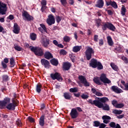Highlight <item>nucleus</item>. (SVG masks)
Here are the masks:
<instances>
[{
  "label": "nucleus",
  "mask_w": 128,
  "mask_h": 128,
  "mask_svg": "<svg viewBox=\"0 0 128 128\" xmlns=\"http://www.w3.org/2000/svg\"><path fill=\"white\" fill-rule=\"evenodd\" d=\"M110 66L114 70H115L116 72H118V67L116 65L114 64V63H111Z\"/></svg>",
  "instance_id": "obj_30"
},
{
  "label": "nucleus",
  "mask_w": 128,
  "mask_h": 128,
  "mask_svg": "<svg viewBox=\"0 0 128 128\" xmlns=\"http://www.w3.org/2000/svg\"><path fill=\"white\" fill-rule=\"evenodd\" d=\"M40 26L42 28V29L44 30L45 32H48V30H46V25L44 24H40Z\"/></svg>",
  "instance_id": "obj_40"
},
{
  "label": "nucleus",
  "mask_w": 128,
  "mask_h": 128,
  "mask_svg": "<svg viewBox=\"0 0 128 128\" xmlns=\"http://www.w3.org/2000/svg\"><path fill=\"white\" fill-rule=\"evenodd\" d=\"M46 22L48 26H52V24H54L56 23V20L54 19V16L52 14H50L48 16V18L46 20Z\"/></svg>",
  "instance_id": "obj_9"
},
{
  "label": "nucleus",
  "mask_w": 128,
  "mask_h": 128,
  "mask_svg": "<svg viewBox=\"0 0 128 128\" xmlns=\"http://www.w3.org/2000/svg\"><path fill=\"white\" fill-rule=\"evenodd\" d=\"M78 78L80 82H81V84L84 83V82L86 80V77L82 76H79Z\"/></svg>",
  "instance_id": "obj_28"
},
{
  "label": "nucleus",
  "mask_w": 128,
  "mask_h": 128,
  "mask_svg": "<svg viewBox=\"0 0 128 128\" xmlns=\"http://www.w3.org/2000/svg\"><path fill=\"white\" fill-rule=\"evenodd\" d=\"M72 66V64L68 62H65L63 64V70H68Z\"/></svg>",
  "instance_id": "obj_17"
},
{
  "label": "nucleus",
  "mask_w": 128,
  "mask_h": 128,
  "mask_svg": "<svg viewBox=\"0 0 128 128\" xmlns=\"http://www.w3.org/2000/svg\"><path fill=\"white\" fill-rule=\"evenodd\" d=\"M82 50V46H75L73 47L72 52H78Z\"/></svg>",
  "instance_id": "obj_25"
},
{
  "label": "nucleus",
  "mask_w": 128,
  "mask_h": 128,
  "mask_svg": "<svg viewBox=\"0 0 128 128\" xmlns=\"http://www.w3.org/2000/svg\"><path fill=\"white\" fill-rule=\"evenodd\" d=\"M0 32H2L3 34H6V31L4 30L2 26L0 25Z\"/></svg>",
  "instance_id": "obj_50"
},
{
  "label": "nucleus",
  "mask_w": 128,
  "mask_h": 128,
  "mask_svg": "<svg viewBox=\"0 0 128 128\" xmlns=\"http://www.w3.org/2000/svg\"><path fill=\"white\" fill-rule=\"evenodd\" d=\"M41 64L44 66L45 68H50V62L46 60L44 58L41 59L40 60Z\"/></svg>",
  "instance_id": "obj_12"
},
{
  "label": "nucleus",
  "mask_w": 128,
  "mask_h": 128,
  "mask_svg": "<svg viewBox=\"0 0 128 128\" xmlns=\"http://www.w3.org/2000/svg\"><path fill=\"white\" fill-rule=\"evenodd\" d=\"M111 6L114 8H118V4L114 1H112V3L111 4Z\"/></svg>",
  "instance_id": "obj_45"
},
{
  "label": "nucleus",
  "mask_w": 128,
  "mask_h": 128,
  "mask_svg": "<svg viewBox=\"0 0 128 128\" xmlns=\"http://www.w3.org/2000/svg\"><path fill=\"white\" fill-rule=\"evenodd\" d=\"M50 78L53 80H57L58 82H62V75L59 72H56L55 73H52L50 74Z\"/></svg>",
  "instance_id": "obj_6"
},
{
  "label": "nucleus",
  "mask_w": 128,
  "mask_h": 128,
  "mask_svg": "<svg viewBox=\"0 0 128 128\" xmlns=\"http://www.w3.org/2000/svg\"><path fill=\"white\" fill-rule=\"evenodd\" d=\"M121 58L122 60H124V64H128V59L126 56H122Z\"/></svg>",
  "instance_id": "obj_48"
},
{
  "label": "nucleus",
  "mask_w": 128,
  "mask_h": 128,
  "mask_svg": "<svg viewBox=\"0 0 128 128\" xmlns=\"http://www.w3.org/2000/svg\"><path fill=\"white\" fill-rule=\"evenodd\" d=\"M97 68L98 70H102L104 68V66H102V64L100 62H98L97 64Z\"/></svg>",
  "instance_id": "obj_41"
},
{
  "label": "nucleus",
  "mask_w": 128,
  "mask_h": 128,
  "mask_svg": "<svg viewBox=\"0 0 128 128\" xmlns=\"http://www.w3.org/2000/svg\"><path fill=\"white\" fill-rule=\"evenodd\" d=\"M94 54V49L90 46H88L87 49L85 52V54L87 60H90L92 58V54Z\"/></svg>",
  "instance_id": "obj_5"
},
{
  "label": "nucleus",
  "mask_w": 128,
  "mask_h": 128,
  "mask_svg": "<svg viewBox=\"0 0 128 128\" xmlns=\"http://www.w3.org/2000/svg\"><path fill=\"white\" fill-rule=\"evenodd\" d=\"M7 18L8 20H14V15L12 14H10L8 18Z\"/></svg>",
  "instance_id": "obj_59"
},
{
  "label": "nucleus",
  "mask_w": 128,
  "mask_h": 128,
  "mask_svg": "<svg viewBox=\"0 0 128 128\" xmlns=\"http://www.w3.org/2000/svg\"><path fill=\"white\" fill-rule=\"evenodd\" d=\"M56 20L57 24H60L62 20H64V18L62 17H60V16H56Z\"/></svg>",
  "instance_id": "obj_33"
},
{
  "label": "nucleus",
  "mask_w": 128,
  "mask_h": 128,
  "mask_svg": "<svg viewBox=\"0 0 128 128\" xmlns=\"http://www.w3.org/2000/svg\"><path fill=\"white\" fill-rule=\"evenodd\" d=\"M106 6H112V0H110V1H106Z\"/></svg>",
  "instance_id": "obj_58"
},
{
  "label": "nucleus",
  "mask_w": 128,
  "mask_h": 128,
  "mask_svg": "<svg viewBox=\"0 0 128 128\" xmlns=\"http://www.w3.org/2000/svg\"><path fill=\"white\" fill-rule=\"evenodd\" d=\"M104 0H98L96 4H95V6H96V8H104Z\"/></svg>",
  "instance_id": "obj_19"
},
{
  "label": "nucleus",
  "mask_w": 128,
  "mask_h": 128,
  "mask_svg": "<svg viewBox=\"0 0 128 128\" xmlns=\"http://www.w3.org/2000/svg\"><path fill=\"white\" fill-rule=\"evenodd\" d=\"M102 120H103L104 124H107L110 122V120H112V118L110 116L104 115L102 116Z\"/></svg>",
  "instance_id": "obj_18"
},
{
  "label": "nucleus",
  "mask_w": 128,
  "mask_h": 128,
  "mask_svg": "<svg viewBox=\"0 0 128 128\" xmlns=\"http://www.w3.org/2000/svg\"><path fill=\"white\" fill-rule=\"evenodd\" d=\"M10 68H14L16 66V61H14V58L12 57L10 58Z\"/></svg>",
  "instance_id": "obj_23"
},
{
  "label": "nucleus",
  "mask_w": 128,
  "mask_h": 128,
  "mask_svg": "<svg viewBox=\"0 0 128 128\" xmlns=\"http://www.w3.org/2000/svg\"><path fill=\"white\" fill-rule=\"evenodd\" d=\"M13 98L12 100H14V102H16L17 104H18V100L16 99V92L12 93Z\"/></svg>",
  "instance_id": "obj_46"
},
{
  "label": "nucleus",
  "mask_w": 128,
  "mask_h": 128,
  "mask_svg": "<svg viewBox=\"0 0 128 128\" xmlns=\"http://www.w3.org/2000/svg\"><path fill=\"white\" fill-rule=\"evenodd\" d=\"M20 26L16 23H14V26L13 32L16 34H20Z\"/></svg>",
  "instance_id": "obj_16"
},
{
  "label": "nucleus",
  "mask_w": 128,
  "mask_h": 128,
  "mask_svg": "<svg viewBox=\"0 0 128 128\" xmlns=\"http://www.w3.org/2000/svg\"><path fill=\"white\" fill-rule=\"evenodd\" d=\"M124 90H128V82H126V84L124 86Z\"/></svg>",
  "instance_id": "obj_64"
},
{
  "label": "nucleus",
  "mask_w": 128,
  "mask_h": 128,
  "mask_svg": "<svg viewBox=\"0 0 128 128\" xmlns=\"http://www.w3.org/2000/svg\"><path fill=\"white\" fill-rule=\"evenodd\" d=\"M116 122H110V124H109V126H110V128H116Z\"/></svg>",
  "instance_id": "obj_54"
},
{
  "label": "nucleus",
  "mask_w": 128,
  "mask_h": 128,
  "mask_svg": "<svg viewBox=\"0 0 128 128\" xmlns=\"http://www.w3.org/2000/svg\"><path fill=\"white\" fill-rule=\"evenodd\" d=\"M102 28L104 32H106L108 28L112 32H115L116 29L114 25L109 22H106L103 24L102 26Z\"/></svg>",
  "instance_id": "obj_3"
},
{
  "label": "nucleus",
  "mask_w": 128,
  "mask_h": 128,
  "mask_svg": "<svg viewBox=\"0 0 128 128\" xmlns=\"http://www.w3.org/2000/svg\"><path fill=\"white\" fill-rule=\"evenodd\" d=\"M41 4L42 6H46V0H42Z\"/></svg>",
  "instance_id": "obj_61"
},
{
  "label": "nucleus",
  "mask_w": 128,
  "mask_h": 128,
  "mask_svg": "<svg viewBox=\"0 0 128 128\" xmlns=\"http://www.w3.org/2000/svg\"><path fill=\"white\" fill-rule=\"evenodd\" d=\"M50 62L52 66H57L58 64V60L54 58H52L50 60Z\"/></svg>",
  "instance_id": "obj_22"
},
{
  "label": "nucleus",
  "mask_w": 128,
  "mask_h": 128,
  "mask_svg": "<svg viewBox=\"0 0 128 128\" xmlns=\"http://www.w3.org/2000/svg\"><path fill=\"white\" fill-rule=\"evenodd\" d=\"M106 126V125L104 123H100V126H99V128H104Z\"/></svg>",
  "instance_id": "obj_62"
},
{
  "label": "nucleus",
  "mask_w": 128,
  "mask_h": 128,
  "mask_svg": "<svg viewBox=\"0 0 128 128\" xmlns=\"http://www.w3.org/2000/svg\"><path fill=\"white\" fill-rule=\"evenodd\" d=\"M100 80L101 82H104V84H110L112 82V81L110 80L108 78H106V74H101L100 76Z\"/></svg>",
  "instance_id": "obj_10"
},
{
  "label": "nucleus",
  "mask_w": 128,
  "mask_h": 128,
  "mask_svg": "<svg viewBox=\"0 0 128 128\" xmlns=\"http://www.w3.org/2000/svg\"><path fill=\"white\" fill-rule=\"evenodd\" d=\"M44 58H46V60H50V58H54V56L50 52L46 51L44 54Z\"/></svg>",
  "instance_id": "obj_20"
},
{
  "label": "nucleus",
  "mask_w": 128,
  "mask_h": 128,
  "mask_svg": "<svg viewBox=\"0 0 128 128\" xmlns=\"http://www.w3.org/2000/svg\"><path fill=\"white\" fill-rule=\"evenodd\" d=\"M81 98H83V100H86V98H88V96L84 94H82L81 96Z\"/></svg>",
  "instance_id": "obj_56"
},
{
  "label": "nucleus",
  "mask_w": 128,
  "mask_h": 128,
  "mask_svg": "<svg viewBox=\"0 0 128 128\" xmlns=\"http://www.w3.org/2000/svg\"><path fill=\"white\" fill-rule=\"evenodd\" d=\"M60 2H61V4L64 6H66L68 4V1L66 0H60Z\"/></svg>",
  "instance_id": "obj_44"
},
{
  "label": "nucleus",
  "mask_w": 128,
  "mask_h": 128,
  "mask_svg": "<svg viewBox=\"0 0 128 128\" xmlns=\"http://www.w3.org/2000/svg\"><path fill=\"white\" fill-rule=\"evenodd\" d=\"M3 101L6 105L7 104H10V98H4Z\"/></svg>",
  "instance_id": "obj_42"
},
{
  "label": "nucleus",
  "mask_w": 128,
  "mask_h": 128,
  "mask_svg": "<svg viewBox=\"0 0 128 128\" xmlns=\"http://www.w3.org/2000/svg\"><path fill=\"white\" fill-rule=\"evenodd\" d=\"M6 10H8L6 4L0 2V14H2V16L6 14Z\"/></svg>",
  "instance_id": "obj_8"
},
{
  "label": "nucleus",
  "mask_w": 128,
  "mask_h": 128,
  "mask_svg": "<svg viewBox=\"0 0 128 128\" xmlns=\"http://www.w3.org/2000/svg\"><path fill=\"white\" fill-rule=\"evenodd\" d=\"M112 113L114 114H122V110H114L112 111Z\"/></svg>",
  "instance_id": "obj_34"
},
{
  "label": "nucleus",
  "mask_w": 128,
  "mask_h": 128,
  "mask_svg": "<svg viewBox=\"0 0 128 128\" xmlns=\"http://www.w3.org/2000/svg\"><path fill=\"white\" fill-rule=\"evenodd\" d=\"M60 54H62L63 56H66V54H68V52H66V51L64 50H60Z\"/></svg>",
  "instance_id": "obj_52"
},
{
  "label": "nucleus",
  "mask_w": 128,
  "mask_h": 128,
  "mask_svg": "<svg viewBox=\"0 0 128 128\" xmlns=\"http://www.w3.org/2000/svg\"><path fill=\"white\" fill-rule=\"evenodd\" d=\"M30 38L32 40H36V34L32 33L30 34Z\"/></svg>",
  "instance_id": "obj_31"
},
{
  "label": "nucleus",
  "mask_w": 128,
  "mask_h": 128,
  "mask_svg": "<svg viewBox=\"0 0 128 128\" xmlns=\"http://www.w3.org/2000/svg\"><path fill=\"white\" fill-rule=\"evenodd\" d=\"M42 85L40 84V83H38L36 86V92H38V94L40 93V92H42Z\"/></svg>",
  "instance_id": "obj_27"
},
{
  "label": "nucleus",
  "mask_w": 128,
  "mask_h": 128,
  "mask_svg": "<svg viewBox=\"0 0 128 128\" xmlns=\"http://www.w3.org/2000/svg\"><path fill=\"white\" fill-rule=\"evenodd\" d=\"M126 12V7H124V6H122V10H121V14L122 16H125Z\"/></svg>",
  "instance_id": "obj_32"
},
{
  "label": "nucleus",
  "mask_w": 128,
  "mask_h": 128,
  "mask_svg": "<svg viewBox=\"0 0 128 128\" xmlns=\"http://www.w3.org/2000/svg\"><path fill=\"white\" fill-rule=\"evenodd\" d=\"M22 18L24 20H26L27 22H32L34 20V16H30L28 12L26 10H24L22 12Z\"/></svg>",
  "instance_id": "obj_4"
},
{
  "label": "nucleus",
  "mask_w": 128,
  "mask_h": 128,
  "mask_svg": "<svg viewBox=\"0 0 128 128\" xmlns=\"http://www.w3.org/2000/svg\"><path fill=\"white\" fill-rule=\"evenodd\" d=\"M12 103H10L6 106V108L8 110H16V107L18 106V104L16 102L14 101V100H12Z\"/></svg>",
  "instance_id": "obj_7"
},
{
  "label": "nucleus",
  "mask_w": 128,
  "mask_h": 128,
  "mask_svg": "<svg viewBox=\"0 0 128 128\" xmlns=\"http://www.w3.org/2000/svg\"><path fill=\"white\" fill-rule=\"evenodd\" d=\"M16 124L18 126H22V121H20V120L18 118V120L16 122Z\"/></svg>",
  "instance_id": "obj_51"
},
{
  "label": "nucleus",
  "mask_w": 128,
  "mask_h": 128,
  "mask_svg": "<svg viewBox=\"0 0 128 128\" xmlns=\"http://www.w3.org/2000/svg\"><path fill=\"white\" fill-rule=\"evenodd\" d=\"M47 8H48V7L46 6H42L41 10L42 12H44V10H46Z\"/></svg>",
  "instance_id": "obj_57"
},
{
  "label": "nucleus",
  "mask_w": 128,
  "mask_h": 128,
  "mask_svg": "<svg viewBox=\"0 0 128 128\" xmlns=\"http://www.w3.org/2000/svg\"><path fill=\"white\" fill-rule=\"evenodd\" d=\"M29 48L31 52H34V54L38 56H44V50L41 48L30 46Z\"/></svg>",
  "instance_id": "obj_2"
},
{
  "label": "nucleus",
  "mask_w": 128,
  "mask_h": 128,
  "mask_svg": "<svg viewBox=\"0 0 128 128\" xmlns=\"http://www.w3.org/2000/svg\"><path fill=\"white\" fill-rule=\"evenodd\" d=\"M98 35H97V34L94 35V42H98Z\"/></svg>",
  "instance_id": "obj_55"
},
{
  "label": "nucleus",
  "mask_w": 128,
  "mask_h": 128,
  "mask_svg": "<svg viewBox=\"0 0 128 128\" xmlns=\"http://www.w3.org/2000/svg\"><path fill=\"white\" fill-rule=\"evenodd\" d=\"M6 104L5 102H4V101H0V108L1 110H2L4 108V106H6Z\"/></svg>",
  "instance_id": "obj_47"
},
{
  "label": "nucleus",
  "mask_w": 128,
  "mask_h": 128,
  "mask_svg": "<svg viewBox=\"0 0 128 128\" xmlns=\"http://www.w3.org/2000/svg\"><path fill=\"white\" fill-rule=\"evenodd\" d=\"M42 46H44V48H48V44H50V39H48L47 38H42Z\"/></svg>",
  "instance_id": "obj_15"
},
{
  "label": "nucleus",
  "mask_w": 128,
  "mask_h": 128,
  "mask_svg": "<svg viewBox=\"0 0 128 128\" xmlns=\"http://www.w3.org/2000/svg\"><path fill=\"white\" fill-rule=\"evenodd\" d=\"M14 50H17L18 52H21V50H22V48L18 46H14Z\"/></svg>",
  "instance_id": "obj_49"
},
{
  "label": "nucleus",
  "mask_w": 128,
  "mask_h": 128,
  "mask_svg": "<svg viewBox=\"0 0 128 128\" xmlns=\"http://www.w3.org/2000/svg\"><path fill=\"white\" fill-rule=\"evenodd\" d=\"M98 60L94 58H92L90 61V66L93 68H98Z\"/></svg>",
  "instance_id": "obj_13"
},
{
  "label": "nucleus",
  "mask_w": 128,
  "mask_h": 128,
  "mask_svg": "<svg viewBox=\"0 0 128 128\" xmlns=\"http://www.w3.org/2000/svg\"><path fill=\"white\" fill-rule=\"evenodd\" d=\"M3 82H8V76L4 74L2 76Z\"/></svg>",
  "instance_id": "obj_38"
},
{
  "label": "nucleus",
  "mask_w": 128,
  "mask_h": 128,
  "mask_svg": "<svg viewBox=\"0 0 128 128\" xmlns=\"http://www.w3.org/2000/svg\"><path fill=\"white\" fill-rule=\"evenodd\" d=\"M44 118H45L44 115H42L40 117L39 119V124L40 126L42 127L44 126Z\"/></svg>",
  "instance_id": "obj_21"
},
{
  "label": "nucleus",
  "mask_w": 128,
  "mask_h": 128,
  "mask_svg": "<svg viewBox=\"0 0 128 128\" xmlns=\"http://www.w3.org/2000/svg\"><path fill=\"white\" fill-rule=\"evenodd\" d=\"M82 84L84 85V86H90V83L86 80Z\"/></svg>",
  "instance_id": "obj_63"
},
{
  "label": "nucleus",
  "mask_w": 128,
  "mask_h": 128,
  "mask_svg": "<svg viewBox=\"0 0 128 128\" xmlns=\"http://www.w3.org/2000/svg\"><path fill=\"white\" fill-rule=\"evenodd\" d=\"M124 106V104L122 103L118 104L116 106V108H122Z\"/></svg>",
  "instance_id": "obj_39"
},
{
  "label": "nucleus",
  "mask_w": 128,
  "mask_h": 128,
  "mask_svg": "<svg viewBox=\"0 0 128 128\" xmlns=\"http://www.w3.org/2000/svg\"><path fill=\"white\" fill-rule=\"evenodd\" d=\"M64 42H70V36H65L64 37Z\"/></svg>",
  "instance_id": "obj_43"
},
{
  "label": "nucleus",
  "mask_w": 128,
  "mask_h": 128,
  "mask_svg": "<svg viewBox=\"0 0 128 128\" xmlns=\"http://www.w3.org/2000/svg\"><path fill=\"white\" fill-rule=\"evenodd\" d=\"M94 83L96 84H98V86H102V84L100 82V79H98V78H94L93 80Z\"/></svg>",
  "instance_id": "obj_29"
},
{
  "label": "nucleus",
  "mask_w": 128,
  "mask_h": 128,
  "mask_svg": "<svg viewBox=\"0 0 128 128\" xmlns=\"http://www.w3.org/2000/svg\"><path fill=\"white\" fill-rule=\"evenodd\" d=\"M1 64L2 66V68H4V70H6V68H8V65H6V64L4 63V61L2 62Z\"/></svg>",
  "instance_id": "obj_53"
},
{
  "label": "nucleus",
  "mask_w": 128,
  "mask_h": 128,
  "mask_svg": "<svg viewBox=\"0 0 128 128\" xmlns=\"http://www.w3.org/2000/svg\"><path fill=\"white\" fill-rule=\"evenodd\" d=\"M78 115L79 114L78 112V110H76V109L75 108H73L72 109L71 112L70 113V116L72 118H76L78 116Z\"/></svg>",
  "instance_id": "obj_11"
},
{
  "label": "nucleus",
  "mask_w": 128,
  "mask_h": 128,
  "mask_svg": "<svg viewBox=\"0 0 128 128\" xmlns=\"http://www.w3.org/2000/svg\"><path fill=\"white\" fill-rule=\"evenodd\" d=\"M69 90L70 92H78V88L74 87V88H70Z\"/></svg>",
  "instance_id": "obj_36"
},
{
  "label": "nucleus",
  "mask_w": 128,
  "mask_h": 128,
  "mask_svg": "<svg viewBox=\"0 0 128 128\" xmlns=\"http://www.w3.org/2000/svg\"><path fill=\"white\" fill-rule=\"evenodd\" d=\"M100 126V121L96 120L94 122L93 126L98 128V126Z\"/></svg>",
  "instance_id": "obj_35"
},
{
  "label": "nucleus",
  "mask_w": 128,
  "mask_h": 128,
  "mask_svg": "<svg viewBox=\"0 0 128 128\" xmlns=\"http://www.w3.org/2000/svg\"><path fill=\"white\" fill-rule=\"evenodd\" d=\"M96 23V24L97 28H100V22H102V20L100 18L96 19L95 20Z\"/></svg>",
  "instance_id": "obj_37"
},
{
  "label": "nucleus",
  "mask_w": 128,
  "mask_h": 128,
  "mask_svg": "<svg viewBox=\"0 0 128 128\" xmlns=\"http://www.w3.org/2000/svg\"><path fill=\"white\" fill-rule=\"evenodd\" d=\"M64 96L66 100H70L72 98V96H70V94L68 92H64Z\"/></svg>",
  "instance_id": "obj_26"
},
{
  "label": "nucleus",
  "mask_w": 128,
  "mask_h": 128,
  "mask_svg": "<svg viewBox=\"0 0 128 128\" xmlns=\"http://www.w3.org/2000/svg\"><path fill=\"white\" fill-rule=\"evenodd\" d=\"M107 41H108V46H112L114 44V42H112V36H107Z\"/></svg>",
  "instance_id": "obj_24"
},
{
  "label": "nucleus",
  "mask_w": 128,
  "mask_h": 128,
  "mask_svg": "<svg viewBox=\"0 0 128 128\" xmlns=\"http://www.w3.org/2000/svg\"><path fill=\"white\" fill-rule=\"evenodd\" d=\"M99 46H104V40L100 39L99 40Z\"/></svg>",
  "instance_id": "obj_60"
},
{
  "label": "nucleus",
  "mask_w": 128,
  "mask_h": 128,
  "mask_svg": "<svg viewBox=\"0 0 128 128\" xmlns=\"http://www.w3.org/2000/svg\"><path fill=\"white\" fill-rule=\"evenodd\" d=\"M110 90H112V92H116V94H120L122 92H124L120 88L116 86H112Z\"/></svg>",
  "instance_id": "obj_14"
},
{
  "label": "nucleus",
  "mask_w": 128,
  "mask_h": 128,
  "mask_svg": "<svg viewBox=\"0 0 128 128\" xmlns=\"http://www.w3.org/2000/svg\"><path fill=\"white\" fill-rule=\"evenodd\" d=\"M110 100L107 97H96V100L93 101L92 99H90L88 100V102L92 106H97L98 108H102L103 110L108 112L110 110V105L106 104V102H108Z\"/></svg>",
  "instance_id": "obj_1"
}]
</instances>
